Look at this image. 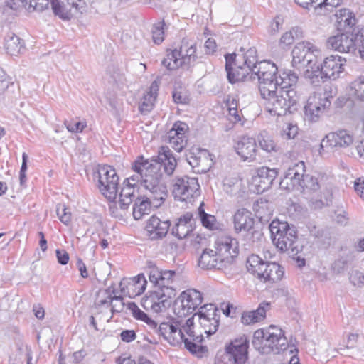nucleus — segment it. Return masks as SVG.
<instances>
[{"instance_id":"nucleus-1","label":"nucleus","mask_w":364,"mask_h":364,"mask_svg":"<svg viewBox=\"0 0 364 364\" xmlns=\"http://www.w3.org/2000/svg\"><path fill=\"white\" fill-rule=\"evenodd\" d=\"M176 167V160L168 146H161L158 152L157 159H144L141 156L133 163L132 169L141 178V185L146 190L142 198L136 199L133 206V216L140 220L149 214L151 208L160 207L168 196V191L162 181L163 168L164 172L171 176Z\"/></svg>"},{"instance_id":"nucleus-2","label":"nucleus","mask_w":364,"mask_h":364,"mask_svg":"<svg viewBox=\"0 0 364 364\" xmlns=\"http://www.w3.org/2000/svg\"><path fill=\"white\" fill-rule=\"evenodd\" d=\"M245 50L240 48L241 56L235 53L225 55L227 77L230 83L247 79H257L261 83L277 79L279 71L274 63L269 60L258 62L255 48H250L244 53Z\"/></svg>"},{"instance_id":"nucleus-3","label":"nucleus","mask_w":364,"mask_h":364,"mask_svg":"<svg viewBox=\"0 0 364 364\" xmlns=\"http://www.w3.org/2000/svg\"><path fill=\"white\" fill-rule=\"evenodd\" d=\"M252 343L255 350L262 355L271 353L278 354L288 346L284 331L274 325L255 331Z\"/></svg>"},{"instance_id":"nucleus-4","label":"nucleus","mask_w":364,"mask_h":364,"mask_svg":"<svg viewBox=\"0 0 364 364\" xmlns=\"http://www.w3.org/2000/svg\"><path fill=\"white\" fill-rule=\"evenodd\" d=\"M272 241L281 252L296 255L302 248L298 241V232L294 225L274 220L269 225Z\"/></svg>"},{"instance_id":"nucleus-5","label":"nucleus","mask_w":364,"mask_h":364,"mask_svg":"<svg viewBox=\"0 0 364 364\" xmlns=\"http://www.w3.org/2000/svg\"><path fill=\"white\" fill-rule=\"evenodd\" d=\"M305 165L303 161L295 164L289 167L281 180V188L291 190L295 187H300L304 192L317 191L321 186L318 178L309 174H304Z\"/></svg>"},{"instance_id":"nucleus-6","label":"nucleus","mask_w":364,"mask_h":364,"mask_svg":"<svg viewBox=\"0 0 364 364\" xmlns=\"http://www.w3.org/2000/svg\"><path fill=\"white\" fill-rule=\"evenodd\" d=\"M260 95L264 100L267 110L274 115L284 116L291 113L285 97L281 93L278 80L264 81L259 85Z\"/></svg>"},{"instance_id":"nucleus-7","label":"nucleus","mask_w":364,"mask_h":364,"mask_svg":"<svg viewBox=\"0 0 364 364\" xmlns=\"http://www.w3.org/2000/svg\"><path fill=\"white\" fill-rule=\"evenodd\" d=\"M196 43L188 40H183L180 49L167 50L161 65L168 70H175L180 67L189 68L193 66L198 57L196 54Z\"/></svg>"},{"instance_id":"nucleus-8","label":"nucleus","mask_w":364,"mask_h":364,"mask_svg":"<svg viewBox=\"0 0 364 364\" xmlns=\"http://www.w3.org/2000/svg\"><path fill=\"white\" fill-rule=\"evenodd\" d=\"M247 271L262 282H277L284 274V268L276 262H268L257 255H251L247 259Z\"/></svg>"},{"instance_id":"nucleus-9","label":"nucleus","mask_w":364,"mask_h":364,"mask_svg":"<svg viewBox=\"0 0 364 364\" xmlns=\"http://www.w3.org/2000/svg\"><path fill=\"white\" fill-rule=\"evenodd\" d=\"M98 188L100 193L109 201H114L117 196L119 176L116 170L108 165L98 168Z\"/></svg>"},{"instance_id":"nucleus-10","label":"nucleus","mask_w":364,"mask_h":364,"mask_svg":"<svg viewBox=\"0 0 364 364\" xmlns=\"http://www.w3.org/2000/svg\"><path fill=\"white\" fill-rule=\"evenodd\" d=\"M172 193L176 200L191 203L193 198L200 195L198 179L187 176L176 177L173 180Z\"/></svg>"},{"instance_id":"nucleus-11","label":"nucleus","mask_w":364,"mask_h":364,"mask_svg":"<svg viewBox=\"0 0 364 364\" xmlns=\"http://www.w3.org/2000/svg\"><path fill=\"white\" fill-rule=\"evenodd\" d=\"M277 80L279 83L281 93L285 97L290 110H295L294 106L299 99L297 90L298 75L291 70H284L279 71Z\"/></svg>"},{"instance_id":"nucleus-12","label":"nucleus","mask_w":364,"mask_h":364,"mask_svg":"<svg viewBox=\"0 0 364 364\" xmlns=\"http://www.w3.org/2000/svg\"><path fill=\"white\" fill-rule=\"evenodd\" d=\"M249 341L246 336H240L225 346L223 355L226 364H245L248 359Z\"/></svg>"},{"instance_id":"nucleus-13","label":"nucleus","mask_w":364,"mask_h":364,"mask_svg":"<svg viewBox=\"0 0 364 364\" xmlns=\"http://www.w3.org/2000/svg\"><path fill=\"white\" fill-rule=\"evenodd\" d=\"M159 333L164 338L171 346H177L184 343L185 347L192 353H196L198 349V346L193 343L188 338H185L181 328L177 323L164 322L159 325Z\"/></svg>"},{"instance_id":"nucleus-14","label":"nucleus","mask_w":364,"mask_h":364,"mask_svg":"<svg viewBox=\"0 0 364 364\" xmlns=\"http://www.w3.org/2000/svg\"><path fill=\"white\" fill-rule=\"evenodd\" d=\"M333 97L326 93H314L309 96L304 107V112L311 121L316 122L321 114L328 111Z\"/></svg>"},{"instance_id":"nucleus-15","label":"nucleus","mask_w":364,"mask_h":364,"mask_svg":"<svg viewBox=\"0 0 364 364\" xmlns=\"http://www.w3.org/2000/svg\"><path fill=\"white\" fill-rule=\"evenodd\" d=\"M199 323L204 333L208 336L214 334L218 329L220 323V314L214 304H208L201 306L198 313Z\"/></svg>"},{"instance_id":"nucleus-16","label":"nucleus","mask_w":364,"mask_h":364,"mask_svg":"<svg viewBox=\"0 0 364 364\" xmlns=\"http://www.w3.org/2000/svg\"><path fill=\"white\" fill-rule=\"evenodd\" d=\"M52 9L55 16L63 20H70L77 13L86 11L85 0H52Z\"/></svg>"},{"instance_id":"nucleus-17","label":"nucleus","mask_w":364,"mask_h":364,"mask_svg":"<svg viewBox=\"0 0 364 364\" xmlns=\"http://www.w3.org/2000/svg\"><path fill=\"white\" fill-rule=\"evenodd\" d=\"M326 46L335 51L342 53H355L357 50L355 35L348 31L330 36L326 41Z\"/></svg>"},{"instance_id":"nucleus-18","label":"nucleus","mask_w":364,"mask_h":364,"mask_svg":"<svg viewBox=\"0 0 364 364\" xmlns=\"http://www.w3.org/2000/svg\"><path fill=\"white\" fill-rule=\"evenodd\" d=\"M202 294L193 289L183 291L175 301L176 309H180L178 314H192L203 302Z\"/></svg>"},{"instance_id":"nucleus-19","label":"nucleus","mask_w":364,"mask_h":364,"mask_svg":"<svg viewBox=\"0 0 364 364\" xmlns=\"http://www.w3.org/2000/svg\"><path fill=\"white\" fill-rule=\"evenodd\" d=\"M215 249L225 267L230 264L238 255L237 242L228 236L218 237L215 242Z\"/></svg>"},{"instance_id":"nucleus-20","label":"nucleus","mask_w":364,"mask_h":364,"mask_svg":"<svg viewBox=\"0 0 364 364\" xmlns=\"http://www.w3.org/2000/svg\"><path fill=\"white\" fill-rule=\"evenodd\" d=\"M189 127L185 122L177 121L167 132L166 138L171 146L181 152L187 145Z\"/></svg>"},{"instance_id":"nucleus-21","label":"nucleus","mask_w":364,"mask_h":364,"mask_svg":"<svg viewBox=\"0 0 364 364\" xmlns=\"http://www.w3.org/2000/svg\"><path fill=\"white\" fill-rule=\"evenodd\" d=\"M315 47L309 42L303 41L297 43L291 53L293 66L299 69L310 65L315 58Z\"/></svg>"},{"instance_id":"nucleus-22","label":"nucleus","mask_w":364,"mask_h":364,"mask_svg":"<svg viewBox=\"0 0 364 364\" xmlns=\"http://www.w3.org/2000/svg\"><path fill=\"white\" fill-rule=\"evenodd\" d=\"M211 154L206 149H193L186 155V160L196 173H206L213 165Z\"/></svg>"},{"instance_id":"nucleus-23","label":"nucleus","mask_w":364,"mask_h":364,"mask_svg":"<svg viewBox=\"0 0 364 364\" xmlns=\"http://www.w3.org/2000/svg\"><path fill=\"white\" fill-rule=\"evenodd\" d=\"M277 171L275 168H269L262 166L257 169L256 175L252 177V185L257 193H262L271 188L274 181L277 176Z\"/></svg>"},{"instance_id":"nucleus-24","label":"nucleus","mask_w":364,"mask_h":364,"mask_svg":"<svg viewBox=\"0 0 364 364\" xmlns=\"http://www.w3.org/2000/svg\"><path fill=\"white\" fill-rule=\"evenodd\" d=\"M146 284L147 282L143 274L132 278H124L119 283L120 291L124 296L134 298L145 291Z\"/></svg>"},{"instance_id":"nucleus-25","label":"nucleus","mask_w":364,"mask_h":364,"mask_svg":"<svg viewBox=\"0 0 364 364\" xmlns=\"http://www.w3.org/2000/svg\"><path fill=\"white\" fill-rule=\"evenodd\" d=\"M135 173L134 175L127 178L123 183L124 186L121 189L119 199V204L121 209H127L129 205L139 198L136 196L135 186L138 182L141 183V178L136 176L137 173Z\"/></svg>"},{"instance_id":"nucleus-26","label":"nucleus","mask_w":364,"mask_h":364,"mask_svg":"<svg viewBox=\"0 0 364 364\" xmlns=\"http://www.w3.org/2000/svg\"><path fill=\"white\" fill-rule=\"evenodd\" d=\"M234 230L236 233L251 231L255 225L252 214L246 208L237 210L232 216Z\"/></svg>"},{"instance_id":"nucleus-27","label":"nucleus","mask_w":364,"mask_h":364,"mask_svg":"<svg viewBox=\"0 0 364 364\" xmlns=\"http://www.w3.org/2000/svg\"><path fill=\"white\" fill-rule=\"evenodd\" d=\"M353 141V136L346 130L328 134L321 142V149L328 147H347Z\"/></svg>"},{"instance_id":"nucleus-28","label":"nucleus","mask_w":364,"mask_h":364,"mask_svg":"<svg viewBox=\"0 0 364 364\" xmlns=\"http://www.w3.org/2000/svg\"><path fill=\"white\" fill-rule=\"evenodd\" d=\"M257 143L255 138L248 136H243L237 142L235 150L243 161H253L257 155Z\"/></svg>"},{"instance_id":"nucleus-29","label":"nucleus","mask_w":364,"mask_h":364,"mask_svg":"<svg viewBox=\"0 0 364 364\" xmlns=\"http://www.w3.org/2000/svg\"><path fill=\"white\" fill-rule=\"evenodd\" d=\"M168 220H161L156 216H151L146 223V230L149 237L152 240H159L164 237L169 229Z\"/></svg>"},{"instance_id":"nucleus-30","label":"nucleus","mask_w":364,"mask_h":364,"mask_svg":"<svg viewBox=\"0 0 364 364\" xmlns=\"http://www.w3.org/2000/svg\"><path fill=\"white\" fill-rule=\"evenodd\" d=\"M323 76L326 79L335 80L339 77V74L343 70V64L341 63V58L338 55H330L326 57L322 63L320 64Z\"/></svg>"},{"instance_id":"nucleus-31","label":"nucleus","mask_w":364,"mask_h":364,"mask_svg":"<svg viewBox=\"0 0 364 364\" xmlns=\"http://www.w3.org/2000/svg\"><path fill=\"white\" fill-rule=\"evenodd\" d=\"M198 266L205 269H223L226 267L215 250L212 249L203 250L198 259Z\"/></svg>"},{"instance_id":"nucleus-32","label":"nucleus","mask_w":364,"mask_h":364,"mask_svg":"<svg viewBox=\"0 0 364 364\" xmlns=\"http://www.w3.org/2000/svg\"><path fill=\"white\" fill-rule=\"evenodd\" d=\"M270 309V303L262 302L256 310L244 311L241 316V322L244 325H251L262 321L266 313Z\"/></svg>"},{"instance_id":"nucleus-33","label":"nucleus","mask_w":364,"mask_h":364,"mask_svg":"<svg viewBox=\"0 0 364 364\" xmlns=\"http://www.w3.org/2000/svg\"><path fill=\"white\" fill-rule=\"evenodd\" d=\"M159 88V84L157 81L154 80L151 82L149 92L144 94L139 107L141 113L146 114L153 109L158 95Z\"/></svg>"},{"instance_id":"nucleus-34","label":"nucleus","mask_w":364,"mask_h":364,"mask_svg":"<svg viewBox=\"0 0 364 364\" xmlns=\"http://www.w3.org/2000/svg\"><path fill=\"white\" fill-rule=\"evenodd\" d=\"M338 30L348 31L355 26L356 19L355 15L348 9H341L336 14Z\"/></svg>"},{"instance_id":"nucleus-35","label":"nucleus","mask_w":364,"mask_h":364,"mask_svg":"<svg viewBox=\"0 0 364 364\" xmlns=\"http://www.w3.org/2000/svg\"><path fill=\"white\" fill-rule=\"evenodd\" d=\"M4 46L6 53L11 55H17L25 50L23 41L13 33L6 36Z\"/></svg>"},{"instance_id":"nucleus-36","label":"nucleus","mask_w":364,"mask_h":364,"mask_svg":"<svg viewBox=\"0 0 364 364\" xmlns=\"http://www.w3.org/2000/svg\"><path fill=\"white\" fill-rule=\"evenodd\" d=\"M323 74L320 65H310L309 68L305 70L304 77L311 85L318 87L327 80Z\"/></svg>"},{"instance_id":"nucleus-37","label":"nucleus","mask_w":364,"mask_h":364,"mask_svg":"<svg viewBox=\"0 0 364 364\" xmlns=\"http://www.w3.org/2000/svg\"><path fill=\"white\" fill-rule=\"evenodd\" d=\"M154 291L155 295H157L158 300H159L164 309L170 306L171 299L176 296L175 289L170 285L161 284L156 288Z\"/></svg>"},{"instance_id":"nucleus-38","label":"nucleus","mask_w":364,"mask_h":364,"mask_svg":"<svg viewBox=\"0 0 364 364\" xmlns=\"http://www.w3.org/2000/svg\"><path fill=\"white\" fill-rule=\"evenodd\" d=\"M203 206V203H201L200 205L198 208V215L203 226L210 230L221 229V224L217 221L215 217L213 215L206 213Z\"/></svg>"},{"instance_id":"nucleus-39","label":"nucleus","mask_w":364,"mask_h":364,"mask_svg":"<svg viewBox=\"0 0 364 364\" xmlns=\"http://www.w3.org/2000/svg\"><path fill=\"white\" fill-rule=\"evenodd\" d=\"M128 309L131 311L134 318L144 321L152 328H156L157 323L141 311L134 302L129 303Z\"/></svg>"},{"instance_id":"nucleus-40","label":"nucleus","mask_w":364,"mask_h":364,"mask_svg":"<svg viewBox=\"0 0 364 364\" xmlns=\"http://www.w3.org/2000/svg\"><path fill=\"white\" fill-rule=\"evenodd\" d=\"M141 306L144 309H151L156 313L161 311L164 309L154 291L142 299Z\"/></svg>"},{"instance_id":"nucleus-41","label":"nucleus","mask_w":364,"mask_h":364,"mask_svg":"<svg viewBox=\"0 0 364 364\" xmlns=\"http://www.w3.org/2000/svg\"><path fill=\"white\" fill-rule=\"evenodd\" d=\"M333 195L332 193L326 190L323 191L319 199H311L309 201V206L314 209H321L324 206H328L332 202Z\"/></svg>"},{"instance_id":"nucleus-42","label":"nucleus","mask_w":364,"mask_h":364,"mask_svg":"<svg viewBox=\"0 0 364 364\" xmlns=\"http://www.w3.org/2000/svg\"><path fill=\"white\" fill-rule=\"evenodd\" d=\"M23 6L29 11H42L52 5V0H21Z\"/></svg>"},{"instance_id":"nucleus-43","label":"nucleus","mask_w":364,"mask_h":364,"mask_svg":"<svg viewBox=\"0 0 364 364\" xmlns=\"http://www.w3.org/2000/svg\"><path fill=\"white\" fill-rule=\"evenodd\" d=\"M191 232V225H186L178 221L172 228V234L178 239H183L186 237Z\"/></svg>"},{"instance_id":"nucleus-44","label":"nucleus","mask_w":364,"mask_h":364,"mask_svg":"<svg viewBox=\"0 0 364 364\" xmlns=\"http://www.w3.org/2000/svg\"><path fill=\"white\" fill-rule=\"evenodd\" d=\"M164 22H158L153 25L151 29L152 39L154 43L159 45L164 39Z\"/></svg>"},{"instance_id":"nucleus-45","label":"nucleus","mask_w":364,"mask_h":364,"mask_svg":"<svg viewBox=\"0 0 364 364\" xmlns=\"http://www.w3.org/2000/svg\"><path fill=\"white\" fill-rule=\"evenodd\" d=\"M253 208L256 216L261 220H268L269 216L272 215L271 210H268L267 202H257L256 204H254Z\"/></svg>"},{"instance_id":"nucleus-46","label":"nucleus","mask_w":364,"mask_h":364,"mask_svg":"<svg viewBox=\"0 0 364 364\" xmlns=\"http://www.w3.org/2000/svg\"><path fill=\"white\" fill-rule=\"evenodd\" d=\"M259 144L262 149L267 152L276 151V143L269 137L261 135V139H259Z\"/></svg>"},{"instance_id":"nucleus-47","label":"nucleus","mask_w":364,"mask_h":364,"mask_svg":"<svg viewBox=\"0 0 364 364\" xmlns=\"http://www.w3.org/2000/svg\"><path fill=\"white\" fill-rule=\"evenodd\" d=\"M57 215L60 220L65 225H68L71 221V213L67 211L65 205L58 204L56 206Z\"/></svg>"},{"instance_id":"nucleus-48","label":"nucleus","mask_w":364,"mask_h":364,"mask_svg":"<svg viewBox=\"0 0 364 364\" xmlns=\"http://www.w3.org/2000/svg\"><path fill=\"white\" fill-rule=\"evenodd\" d=\"M353 86L355 90V97L364 101V76H360L357 78L353 82Z\"/></svg>"},{"instance_id":"nucleus-49","label":"nucleus","mask_w":364,"mask_h":364,"mask_svg":"<svg viewBox=\"0 0 364 364\" xmlns=\"http://www.w3.org/2000/svg\"><path fill=\"white\" fill-rule=\"evenodd\" d=\"M348 260L344 257H341L335 260L332 264V270L336 274H341L347 268Z\"/></svg>"},{"instance_id":"nucleus-50","label":"nucleus","mask_w":364,"mask_h":364,"mask_svg":"<svg viewBox=\"0 0 364 364\" xmlns=\"http://www.w3.org/2000/svg\"><path fill=\"white\" fill-rule=\"evenodd\" d=\"M349 279L355 287H361L364 285V274L360 271H352Z\"/></svg>"},{"instance_id":"nucleus-51","label":"nucleus","mask_w":364,"mask_h":364,"mask_svg":"<svg viewBox=\"0 0 364 364\" xmlns=\"http://www.w3.org/2000/svg\"><path fill=\"white\" fill-rule=\"evenodd\" d=\"M298 133V127L296 125L288 124L286 128H284L281 135L285 139H294Z\"/></svg>"},{"instance_id":"nucleus-52","label":"nucleus","mask_w":364,"mask_h":364,"mask_svg":"<svg viewBox=\"0 0 364 364\" xmlns=\"http://www.w3.org/2000/svg\"><path fill=\"white\" fill-rule=\"evenodd\" d=\"M342 0H321L318 4L314 5V8H326L328 11H332L333 8L339 6Z\"/></svg>"},{"instance_id":"nucleus-53","label":"nucleus","mask_w":364,"mask_h":364,"mask_svg":"<svg viewBox=\"0 0 364 364\" xmlns=\"http://www.w3.org/2000/svg\"><path fill=\"white\" fill-rule=\"evenodd\" d=\"M161 271L156 267H150L149 272V281L154 284L155 288L160 286Z\"/></svg>"},{"instance_id":"nucleus-54","label":"nucleus","mask_w":364,"mask_h":364,"mask_svg":"<svg viewBox=\"0 0 364 364\" xmlns=\"http://www.w3.org/2000/svg\"><path fill=\"white\" fill-rule=\"evenodd\" d=\"M294 33L296 34V30H295V28L284 33L280 38L279 45L284 47L291 45L294 42Z\"/></svg>"},{"instance_id":"nucleus-55","label":"nucleus","mask_w":364,"mask_h":364,"mask_svg":"<svg viewBox=\"0 0 364 364\" xmlns=\"http://www.w3.org/2000/svg\"><path fill=\"white\" fill-rule=\"evenodd\" d=\"M173 100L176 104L186 105L189 102V97L185 92L174 90L173 92Z\"/></svg>"},{"instance_id":"nucleus-56","label":"nucleus","mask_w":364,"mask_h":364,"mask_svg":"<svg viewBox=\"0 0 364 364\" xmlns=\"http://www.w3.org/2000/svg\"><path fill=\"white\" fill-rule=\"evenodd\" d=\"M176 272L172 270L161 271V284L164 285H170L173 281Z\"/></svg>"},{"instance_id":"nucleus-57","label":"nucleus","mask_w":364,"mask_h":364,"mask_svg":"<svg viewBox=\"0 0 364 364\" xmlns=\"http://www.w3.org/2000/svg\"><path fill=\"white\" fill-rule=\"evenodd\" d=\"M104 293L105 295L106 296V298L102 299H98L97 301L95 303V304L98 306H102L104 305H107V306H109L112 301V294H115V289H113L112 290H111L109 287L107 289Z\"/></svg>"},{"instance_id":"nucleus-58","label":"nucleus","mask_w":364,"mask_h":364,"mask_svg":"<svg viewBox=\"0 0 364 364\" xmlns=\"http://www.w3.org/2000/svg\"><path fill=\"white\" fill-rule=\"evenodd\" d=\"M355 42L360 55L364 60V31L355 34Z\"/></svg>"},{"instance_id":"nucleus-59","label":"nucleus","mask_w":364,"mask_h":364,"mask_svg":"<svg viewBox=\"0 0 364 364\" xmlns=\"http://www.w3.org/2000/svg\"><path fill=\"white\" fill-rule=\"evenodd\" d=\"M120 337L122 341L130 343L136 339V334L134 330H124L121 332Z\"/></svg>"},{"instance_id":"nucleus-60","label":"nucleus","mask_w":364,"mask_h":364,"mask_svg":"<svg viewBox=\"0 0 364 364\" xmlns=\"http://www.w3.org/2000/svg\"><path fill=\"white\" fill-rule=\"evenodd\" d=\"M65 124L67 129L73 133L82 132L85 127V125L80 122H77L75 123L65 122Z\"/></svg>"},{"instance_id":"nucleus-61","label":"nucleus","mask_w":364,"mask_h":364,"mask_svg":"<svg viewBox=\"0 0 364 364\" xmlns=\"http://www.w3.org/2000/svg\"><path fill=\"white\" fill-rule=\"evenodd\" d=\"M308 229L310 233V235L313 236L314 238L321 240L322 237L324 235V231L318 228L316 225H309L308 226Z\"/></svg>"},{"instance_id":"nucleus-62","label":"nucleus","mask_w":364,"mask_h":364,"mask_svg":"<svg viewBox=\"0 0 364 364\" xmlns=\"http://www.w3.org/2000/svg\"><path fill=\"white\" fill-rule=\"evenodd\" d=\"M55 253L58 263L62 265H65L68 264L69 261V255L65 250H57Z\"/></svg>"},{"instance_id":"nucleus-63","label":"nucleus","mask_w":364,"mask_h":364,"mask_svg":"<svg viewBox=\"0 0 364 364\" xmlns=\"http://www.w3.org/2000/svg\"><path fill=\"white\" fill-rule=\"evenodd\" d=\"M281 28V22L279 16L275 17L269 28V33L271 35L276 34Z\"/></svg>"},{"instance_id":"nucleus-64","label":"nucleus","mask_w":364,"mask_h":364,"mask_svg":"<svg viewBox=\"0 0 364 364\" xmlns=\"http://www.w3.org/2000/svg\"><path fill=\"white\" fill-rule=\"evenodd\" d=\"M205 50L207 54H212L215 51L216 49V43L215 41L213 38H208L204 45Z\"/></svg>"}]
</instances>
